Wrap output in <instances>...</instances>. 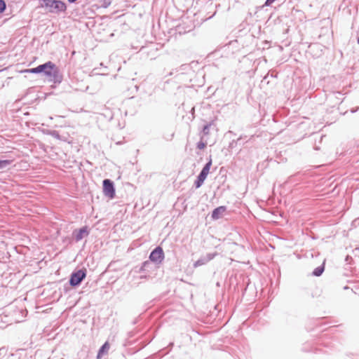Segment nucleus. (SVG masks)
Here are the masks:
<instances>
[{"label": "nucleus", "instance_id": "1", "mask_svg": "<svg viewBox=\"0 0 359 359\" xmlns=\"http://www.w3.org/2000/svg\"><path fill=\"white\" fill-rule=\"evenodd\" d=\"M38 74H43L48 78L50 82L60 83L63 76L58 67L51 61L46 62L37 66Z\"/></svg>", "mask_w": 359, "mask_h": 359}, {"label": "nucleus", "instance_id": "2", "mask_svg": "<svg viewBox=\"0 0 359 359\" xmlns=\"http://www.w3.org/2000/svg\"><path fill=\"white\" fill-rule=\"evenodd\" d=\"M42 7H46L50 13H58L65 12L67 9L66 4L60 0H40Z\"/></svg>", "mask_w": 359, "mask_h": 359}, {"label": "nucleus", "instance_id": "3", "mask_svg": "<svg viewBox=\"0 0 359 359\" xmlns=\"http://www.w3.org/2000/svg\"><path fill=\"white\" fill-rule=\"evenodd\" d=\"M86 269H79L72 272L69 280V285L74 287L80 285L86 277Z\"/></svg>", "mask_w": 359, "mask_h": 359}, {"label": "nucleus", "instance_id": "4", "mask_svg": "<svg viewBox=\"0 0 359 359\" xmlns=\"http://www.w3.org/2000/svg\"><path fill=\"white\" fill-rule=\"evenodd\" d=\"M212 165V158L210 157L208 161L205 163L199 175L197 176L196 181L194 182V186L196 189L200 188L203 184L205 180L206 179L209 172L210 167Z\"/></svg>", "mask_w": 359, "mask_h": 359}, {"label": "nucleus", "instance_id": "5", "mask_svg": "<svg viewBox=\"0 0 359 359\" xmlns=\"http://www.w3.org/2000/svg\"><path fill=\"white\" fill-rule=\"evenodd\" d=\"M102 186L104 195L110 199L114 198L116 194L114 182L109 179H105L102 182Z\"/></svg>", "mask_w": 359, "mask_h": 359}, {"label": "nucleus", "instance_id": "6", "mask_svg": "<svg viewBox=\"0 0 359 359\" xmlns=\"http://www.w3.org/2000/svg\"><path fill=\"white\" fill-rule=\"evenodd\" d=\"M149 258L151 262H155L156 264H161L165 258L163 248L160 246L155 248L151 252Z\"/></svg>", "mask_w": 359, "mask_h": 359}, {"label": "nucleus", "instance_id": "7", "mask_svg": "<svg viewBox=\"0 0 359 359\" xmlns=\"http://www.w3.org/2000/svg\"><path fill=\"white\" fill-rule=\"evenodd\" d=\"M217 255V252L208 253L205 256L201 257L194 263V267L196 268L206 264L208 262L213 259Z\"/></svg>", "mask_w": 359, "mask_h": 359}, {"label": "nucleus", "instance_id": "8", "mask_svg": "<svg viewBox=\"0 0 359 359\" xmlns=\"http://www.w3.org/2000/svg\"><path fill=\"white\" fill-rule=\"evenodd\" d=\"M73 236L76 242L80 241L84 237H86L89 235V231L87 226H84L79 229H75L72 233Z\"/></svg>", "mask_w": 359, "mask_h": 359}, {"label": "nucleus", "instance_id": "9", "mask_svg": "<svg viewBox=\"0 0 359 359\" xmlns=\"http://www.w3.org/2000/svg\"><path fill=\"white\" fill-rule=\"evenodd\" d=\"M226 206H219L216 208H215L212 212L211 217L212 219H219L224 212L226 211Z\"/></svg>", "mask_w": 359, "mask_h": 359}, {"label": "nucleus", "instance_id": "10", "mask_svg": "<svg viewBox=\"0 0 359 359\" xmlns=\"http://www.w3.org/2000/svg\"><path fill=\"white\" fill-rule=\"evenodd\" d=\"M212 125V122H210L209 123H207L203 127L202 130L201 132V140H203L205 136H207L210 134V129Z\"/></svg>", "mask_w": 359, "mask_h": 359}, {"label": "nucleus", "instance_id": "11", "mask_svg": "<svg viewBox=\"0 0 359 359\" xmlns=\"http://www.w3.org/2000/svg\"><path fill=\"white\" fill-rule=\"evenodd\" d=\"M191 26L185 27L184 25H179L176 27V32L180 34L189 32L191 30Z\"/></svg>", "mask_w": 359, "mask_h": 359}, {"label": "nucleus", "instance_id": "12", "mask_svg": "<svg viewBox=\"0 0 359 359\" xmlns=\"http://www.w3.org/2000/svg\"><path fill=\"white\" fill-rule=\"evenodd\" d=\"M325 271V264L323 263L322 265L316 267L312 272V275L313 276H320L323 271Z\"/></svg>", "mask_w": 359, "mask_h": 359}, {"label": "nucleus", "instance_id": "13", "mask_svg": "<svg viewBox=\"0 0 359 359\" xmlns=\"http://www.w3.org/2000/svg\"><path fill=\"white\" fill-rule=\"evenodd\" d=\"M109 343L107 341H106L99 349L98 351V353H97V359H100L102 354L107 351V350H109Z\"/></svg>", "mask_w": 359, "mask_h": 359}, {"label": "nucleus", "instance_id": "14", "mask_svg": "<svg viewBox=\"0 0 359 359\" xmlns=\"http://www.w3.org/2000/svg\"><path fill=\"white\" fill-rule=\"evenodd\" d=\"M151 261H145L142 263L139 271L140 272H146L149 271V268L151 266Z\"/></svg>", "mask_w": 359, "mask_h": 359}, {"label": "nucleus", "instance_id": "15", "mask_svg": "<svg viewBox=\"0 0 359 359\" xmlns=\"http://www.w3.org/2000/svg\"><path fill=\"white\" fill-rule=\"evenodd\" d=\"M309 347H310V344H305L302 348V350L305 352H317V348L311 347V348H309Z\"/></svg>", "mask_w": 359, "mask_h": 359}, {"label": "nucleus", "instance_id": "16", "mask_svg": "<svg viewBox=\"0 0 359 359\" xmlns=\"http://www.w3.org/2000/svg\"><path fill=\"white\" fill-rule=\"evenodd\" d=\"M11 161L10 160H0V170L5 169L7 168L11 163Z\"/></svg>", "mask_w": 359, "mask_h": 359}, {"label": "nucleus", "instance_id": "17", "mask_svg": "<svg viewBox=\"0 0 359 359\" xmlns=\"http://www.w3.org/2000/svg\"><path fill=\"white\" fill-rule=\"evenodd\" d=\"M48 134L57 140H61L60 135L57 130H51L48 133Z\"/></svg>", "mask_w": 359, "mask_h": 359}, {"label": "nucleus", "instance_id": "18", "mask_svg": "<svg viewBox=\"0 0 359 359\" xmlns=\"http://www.w3.org/2000/svg\"><path fill=\"white\" fill-rule=\"evenodd\" d=\"M206 142H203V140L201 139V141L197 143L196 147L198 149H203L206 147Z\"/></svg>", "mask_w": 359, "mask_h": 359}, {"label": "nucleus", "instance_id": "19", "mask_svg": "<svg viewBox=\"0 0 359 359\" xmlns=\"http://www.w3.org/2000/svg\"><path fill=\"white\" fill-rule=\"evenodd\" d=\"M6 8V4L4 0H0V13H3Z\"/></svg>", "mask_w": 359, "mask_h": 359}, {"label": "nucleus", "instance_id": "20", "mask_svg": "<svg viewBox=\"0 0 359 359\" xmlns=\"http://www.w3.org/2000/svg\"><path fill=\"white\" fill-rule=\"evenodd\" d=\"M241 137L238 138L236 140H232L230 143H229V147L230 149H233L236 147V145L237 144V143L241 140Z\"/></svg>", "mask_w": 359, "mask_h": 359}, {"label": "nucleus", "instance_id": "21", "mask_svg": "<svg viewBox=\"0 0 359 359\" xmlns=\"http://www.w3.org/2000/svg\"><path fill=\"white\" fill-rule=\"evenodd\" d=\"M37 69H38V68H37V67H36L34 68H31V69H25V70L23 71V72L32 73V74H38Z\"/></svg>", "mask_w": 359, "mask_h": 359}, {"label": "nucleus", "instance_id": "22", "mask_svg": "<svg viewBox=\"0 0 359 359\" xmlns=\"http://www.w3.org/2000/svg\"><path fill=\"white\" fill-rule=\"evenodd\" d=\"M275 0H266L265 1V4L264 5L266 6H270L273 2H274Z\"/></svg>", "mask_w": 359, "mask_h": 359}, {"label": "nucleus", "instance_id": "23", "mask_svg": "<svg viewBox=\"0 0 359 359\" xmlns=\"http://www.w3.org/2000/svg\"><path fill=\"white\" fill-rule=\"evenodd\" d=\"M359 109V107H356V108H352L351 109L350 111L351 113L352 114H354L355 113L356 111H358V110Z\"/></svg>", "mask_w": 359, "mask_h": 359}, {"label": "nucleus", "instance_id": "24", "mask_svg": "<svg viewBox=\"0 0 359 359\" xmlns=\"http://www.w3.org/2000/svg\"><path fill=\"white\" fill-rule=\"evenodd\" d=\"M6 353V349L4 348H0V355Z\"/></svg>", "mask_w": 359, "mask_h": 359}, {"label": "nucleus", "instance_id": "25", "mask_svg": "<svg viewBox=\"0 0 359 359\" xmlns=\"http://www.w3.org/2000/svg\"><path fill=\"white\" fill-rule=\"evenodd\" d=\"M70 4L76 2L77 0H67Z\"/></svg>", "mask_w": 359, "mask_h": 359}, {"label": "nucleus", "instance_id": "26", "mask_svg": "<svg viewBox=\"0 0 359 359\" xmlns=\"http://www.w3.org/2000/svg\"><path fill=\"white\" fill-rule=\"evenodd\" d=\"M146 278V276H141V278Z\"/></svg>", "mask_w": 359, "mask_h": 359}, {"label": "nucleus", "instance_id": "27", "mask_svg": "<svg viewBox=\"0 0 359 359\" xmlns=\"http://www.w3.org/2000/svg\"><path fill=\"white\" fill-rule=\"evenodd\" d=\"M358 44H359V37L358 38Z\"/></svg>", "mask_w": 359, "mask_h": 359}]
</instances>
